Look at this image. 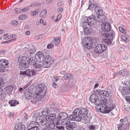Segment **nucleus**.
<instances>
[{
	"mask_svg": "<svg viewBox=\"0 0 130 130\" xmlns=\"http://www.w3.org/2000/svg\"><path fill=\"white\" fill-rule=\"evenodd\" d=\"M81 116L80 108H77L74 110L72 114L71 115L69 116L68 119L74 121L82 122Z\"/></svg>",
	"mask_w": 130,
	"mask_h": 130,
	"instance_id": "obj_1",
	"label": "nucleus"
},
{
	"mask_svg": "<svg viewBox=\"0 0 130 130\" xmlns=\"http://www.w3.org/2000/svg\"><path fill=\"white\" fill-rule=\"evenodd\" d=\"M38 88L39 93L45 96L47 90V87L43 83L39 85Z\"/></svg>",
	"mask_w": 130,
	"mask_h": 130,
	"instance_id": "obj_11",
	"label": "nucleus"
},
{
	"mask_svg": "<svg viewBox=\"0 0 130 130\" xmlns=\"http://www.w3.org/2000/svg\"><path fill=\"white\" fill-rule=\"evenodd\" d=\"M52 64L48 62H47V61H44L43 63V67L46 68H48L50 67Z\"/></svg>",
	"mask_w": 130,
	"mask_h": 130,
	"instance_id": "obj_40",
	"label": "nucleus"
},
{
	"mask_svg": "<svg viewBox=\"0 0 130 130\" xmlns=\"http://www.w3.org/2000/svg\"><path fill=\"white\" fill-rule=\"evenodd\" d=\"M55 119L54 121H53V122H50V123H46L45 125L47 128L54 129L55 128V125H56L57 126L59 125V124H57L56 121L55 122Z\"/></svg>",
	"mask_w": 130,
	"mask_h": 130,
	"instance_id": "obj_21",
	"label": "nucleus"
},
{
	"mask_svg": "<svg viewBox=\"0 0 130 130\" xmlns=\"http://www.w3.org/2000/svg\"><path fill=\"white\" fill-rule=\"evenodd\" d=\"M55 106L56 105L55 103L54 102H52L50 104L49 107H50L53 110L55 108Z\"/></svg>",
	"mask_w": 130,
	"mask_h": 130,
	"instance_id": "obj_53",
	"label": "nucleus"
},
{
	"mask_svg": "<svg viewBox=\"0 0 130 130\" xmlns=\"http://www.w3.org/2000/svg\"><path fill=\"white\" fill-rule=\"evenodd\" d=\"M125 99L127 102L130 103V96L125 97Z\"/></svg>",
	"mask_w": 130,
	"mask_h": 130,
	"instance_id": "obj_61",
	"label": "nucleus"
},
{
	"mask_svg": "<svg viewBox=\"0 0 130 130\" xmlns=\"http://www.w3.org/2000/svg\"><path fill=\"white\" fill-rule=\"evenodd\" d=\"M123 96L127 95L130 93V87L129 86H126L123 87L122 89H119Z\"/></svg>",
	"mask_w": 130,
	"mask_h": 130,
	"instance_id": "obj_13",
	"label": "nucleus"
},
{
	"mask_svg": "<svg viewBox=\"0 0 130 130\" xmlns=\"http://www.w3.org/2000/svg\"><path fill=\"white\" fill-rule=\"evenodd\" d=\"M106 38L104 39V42L109 46L111 44V40L115 37V33L113 31H110L109 32H106L105 34Z\"/></svg>",
	"mask_w": 130,
	"mask_h": 130,
	"instance_id": "obj_4",
	"label": "nucleus"
},
{
	"mask_svg": "<svg viewBox=\"0 0 130 130\" xmlns=\"http://www.w3.org/2000/svg\"><path fill=\"white\" fill-rule=\"evenodd\" d=\"M31 71L30 70L27 69L24 71H21L20 73V75L22 78H25L26 77H31Z\"/></svg>",
	"mask_w": 130,
	"mask_h": 130,
	"instance_id": "obj_17",
	"label": "nucleus"
},
{
	"mask_svg": "<svg viewBox=\"0 0 130 130\" xmlns=\"http://www.w3.org/2000/svg\"><path fill=\"white\" fill-rule=\"evenodd\" d=\"M128 73V71L126 69H123L117 72L116 75H120L124 76L127 75Z\"/></svg>",
	"mask_w": 130,
	"mask_h": 130,
	"instance_id": "obj_25",
	"label": "nucleus"
},
{
	"mask_svg": "<svg viewBox=\"0 0 130 130\" xmlns=\"http://www.w3.org/2000/svg\"><path fill=\"white\" fill-rule=\"evenodd\" d=\"M102 17H100L99 16H98L97 17V18H95V20H96V22H101L103 20V18H102Z\"/></svg>",
	"mask_w": 130,
	"mask_h": 130,
	"instance_id": "obj_44",
	"label": "nucleus"
},
{
	"mask_svg": "<svg viewBox=\"0 0 130 130\" xmlns=\"http://www.w3.org/2000/svg\"><path fill=\"white\" fill-rule=\"evenodd\" d=\"M89 24H90V23L87 21L84 22L83 23L84 29L86 28H91Z\"/></svg>",
	"mask_w": 130,
	"mask_h": 130,
	"instance_id": "obj_38",
	"label": "nucleus"
},
{
	"mask_svg": "<svg viewBox=\"0 0 130 130\" xmlns=\"http://www.w3.org/2000/svg\"><path fill=\"white\" fill-rule=\"evenodd\" d=\"M8 62L6 60H0V68H4L5 70L6 68L9 67Z\"/></svg>",
	"mask_w": 130,
	"mask_h": 130,
	"instance_id": "obj_20",
	"label": "nucleus"
},
{
	"mask_svg": "<svg viewBox=\"0 0 130 130\" xmlns=\"http://www.w3.org/2000/svg\"><path fill=\"white\" fill-rule=\"evenodd\" d=\"M35 58L38 62L41 63L44 61L45 57L43 53L41 51H38L36 54Z\"/></svg>",
	"mask_w": 130,
	"mask_h": 130,
	"instance_id": "obj_12",
	"label": "nucleus"
},
{
	"mask_svg": "<svg viewBox=\"0 0 130 130\" xmlns=\"http://www.w3.org/2000/svg\"><path fill=\"white\" fill-rule=\"evenodd\" d=\"M126 125V122H124L122 123L121 124H120L119 125H118V128L119 130H122L124 128V126H125V125Z\"/></svg>",
	"mask_w": 130,
	"mask_h": 130,
	"instance_id": "obj_39",
	"label": "nucleus"
},
{
	"mask_svg": "<svg viewBox=\"0 0 130 130\" xmlns=\"http://www.w3.org/2000/svg\"><path fill=\"white\" fill-rule=\"evenodd\" d=\"M96 106H95L96 109L99 110V111H100V112L103 113H109L110 111L111 110L110 109H108L109 107L108 106L104 107L103 105H97V104H95ZM110 107H109V108Z\"/></svg>",
	"mask_w": 130,
	"mask_h": 130,
	"instance_id": "obj_7",
	"label": "nucleus"
},
{
	"mask_svg": "<svg viewBox=\"0 0 130 130\" xmlns=\"http://www.w3.org/2000/svg\"><path fill=\"white\" fill-rule=\"evenodd\" d=\"M75 83L76 81L75 80L73 79V78L69 80V82L68 83V85L70 87L72 88L75 85Z\"/></svg>",
	"mask_w": 130,
	"mask_h": 130,
	"instance_id": "obj_33",
	"label": "nucleus"
},
{
	"mask_svg": "<svg viewBox=\"0 0 130 130\" xmlns=\"http://www.w3.org/2000/svg\"><path fill=\"white\" fill-rule=\"evenodd\" d=\"M33 125V124H30L27 127L28 130H39L38 127Z\"/></svg>",
	"mask_w": 130,
	"mask_h": 130,
	"instance_id": "obj_31",
	"label": "nucleus"
},
{
	"mask_svg": "<svg viewBox=\"0 0 130 130\" xmlns=\"http://www.w3.org/2000/svg\"><path fill=\"white\" fill-rule=\"evenodd\" d=\"M42 115L43 116H46L48 113H47V112H46V110L45 109H43L42 112Z\"/></svg>",
	"mask_w": 130,
	"mask_h": 130,
	"instance_id": "obj_62",
	"label": "nucleus"
},
{
	"mask_svg": "<svg viewBox=\"0 0 130 130\" xmlns=\"http://www.w3.org/2000/svg\"><path fill=\"white\" fill-rule=\"evenodd\" d=\"M27 61V64L28 65V66L30 65V62H31L32 61V60H33V57H28V59Z\"/></svg>",
	"mask_w": 130,
	"mask_h": 130,
	"instance_id": "obj_50",
	"label": "nucleus"
},
{
	"mask_svg": "<svg viewBox=\"0 0 130 130\" xmlns=\"http://www.w3.org/2000/svg\"><path fill=\"white\" fill-rule=\"evenodd\" d=\"M46 117L43 116H40L38 117L36 119V122L41 124V125H45L47 123Z\"/></svg>",
	"mask_w": 130,
	"mask_h": 130,
	"instance_id": "obj_15",
	"label": "nucleus"
},
{
	"mask_svg": "<svg viewBox=\"0 0 130 130\" xmlns=\"http://www.w3.org/2000/svg\"><path fill=\"white\" fill-rule=\"evenodd\" d=\"M47 12L46 9L43 10L40 13L39 16L41 18H45L47 15Z\"/></svg>",
	"mask_w": 130,
	"mask_h": 130,
	"instance_id": "obj_37",
	"label": "nucleus"
},
{
	"mask_svg": "<svg viewBox=\"0 0 130 130\" xmlns=\"http://www.w3.org/2000/svg\"><path fill=\"white\" fill-rule=\"evenodd\" d=\"M36 51V48L34 47L30 48L29 49L27 53V55L29 56H30L31 55L34 54Z\"/></svg>",
	"mask_w": 130,
	"mask_h": 130,
	"instance_id": "obj_30",
	"label": "nucleus"
},
{
	"mask_svg": "<svg viewBox=\"0 0 130 130\" xmlns=\"http://www.w3.org/2000/svg\"><path fill=\"white\" fill-rule=\"evenodd\" d=\"M11 24L12 25L15 26L18 24V22L16 21L13 20L11 21Z\"/></svg>",
	"mask_w": 130,
	"mask_h": 130,
	"instance_id": "obj_56",
	"label": "nucleus"
},
{
	"mask_svg": "<svg viewBox=\"0 0 130 130\" xmlns=\"http://www.w3.org/2000/svg\"><path fill=\"white\" fill-rule=\"evenodd\" d=\"M16 39L15 38H14L13 39H11V40H9L8 41H5L3 42H2L1 43H4V44H8V43H11L16 40Z\"/></svg>",
	"mask_w": 130,
	"mask_h": 130,
	"instance_id": "obj_47",
	"label": "nucleus"
},
{
	"mask_svg": "<svg viewBox=\"0 0 130 130\" xmlns=\"http://www.w3.org/2000/svg\"><path fill=\"white\" fill-rule=\"evenodd\" d=\"M103 92V96H105L106 97H108L109 96L110 94L106 91L104 90Z\"/></svg>",
	"mask_w": 130,
	"mask_h": 130,
	"instance_id": "obj_49",
	"label": "nucleus"
},
{
	"mask_svg": "<svg viewBox=\"0 0 130 130\" xmlns=\"http://www.w3.org/2000/svg\"><path fill=\"white\" fill-rule=\"evenodd\" d=\"M82 43L84 47L88 49H91L93 47V40L89 37H86L83 39Z\"/></svg>",
	"mask_w": 130,
	"mask_h": 130,
	"instance_id": "obj_5",
	"label": "nucleus"
},
{
	"mask_svg": "<svg viewBox=\"0 0 130 130\" xmlns=\"http://www.w3.org/2000/svg\"><path fill=\"white\" fill-rule=\"evenodd\" d=\"M62 125H65L66 129L68 130H73L77 126L75 123L70 122L69 120H67L65 121V122H63Z\"/></svg>",
	"mask_w": 130,
	"mask_h": 130,
	"instance_id": "obj_6",
	"label": "nucleus"
},
{
	"mask_svg": "<svg viewBox=\"0 0 130 130\" xmlns=\"http://www.w3.org/2000/svg\"><path fill=\"white\" fill-rule=\"evenodd\" d=\"M27 17V16L25 14H22L20 15L18 18V19L21 20H22L26 19Z\"/></svg>",
	"mask_w": 130,
	"mask_h": 130,
	"instance_id": "obj_51",
	"label": "nucleus"
},
{
	"mask_svg": "<svg viewBox=\"0 0 130 130\" xmlns=\"http://www.w3.org/2000/svg\"><path fill=\"white\" fill-rule=\"evenodd\" d=\"M61 109L55 108L53 110V112L60 113L61 112Z\"/></svg>",
	"mask_w": 130,
	"mask_h": 130,
	"instance_id": "obj_54",
	"label": "nucleus"
},
{
	"mask_svg": "<svg viewBox=\"0 0 130 130\" xmlns=\"http://www.w3.org/2000/svg\"><path fill=\"white\" fill-rule=\"evenodd\" d=\"M32 93H30L29 92L27 93V94H26V97L27 99H30L32 97Z\"/></svg>",
	"mask_w": 130,
	"mask_h": 130,
	"instance_id": "obj_48",
	"label": "nucleus"
},
{
	"mask_svg": "<svg viewBox=\"0 0 130 130\" xmlns=\"http://www.w3.org/2000/svg\"><path fill=\"white\" fill-rule=\"evenodd\" d=\"M81 112V119H82V122L85 123L88 122L89 118L88 116V110L85 108L81 107L80 108Z\"/></svg>",
	"mask_w": 130,
	"mask_h": 130,
	"instance_id": "obj_3",
	"label": "nucleus"
},
{
	"mask_svg": "<svg viewBox=\"0 0 130 130\" xmlns=\"http://www.w3.org/2000/svg\"><path fill=\"white\" fill-rule=\"evenodd\" d=\"M46 120L48 122H53L56 118V115L55 113L50 114L46 117Z\"/></svg>",
	"mask_w": 130,
	"mask_h": 130,
	"instance_id": "obj_22",
	"label": "nucleus"
},
{
	"mask_svg": "<svg viewBox=\"0 0 130 130\" xmlns=\"http://www.w3.org/2000/svg\"><path fill=\"white\" fill-rule=\"evenodd\" d=\"M103 90L100 89H96L95 90L96 93L100 96L103 95Z\"/></svg>",
	"mask_w": 130,
	"mask_h": 130,
	"instance_id": "obj_43",
	"label": "nucleus"
},
{
	"mask_svg": "<svg viewBox=\"0 0 130 130\" xmlns=\"http://www.w3.org/2000/svg\"><path fill=\"white\" fill-rule=\"evenodd\" d=\"M101 27L102 30L105 32L109 31L111 28L110 24L106 21L103 22Z\"/></svg>",
	"mask_w": 130,
	"mask_h": 130,
	"instance_id": "obj_14",
	"label": "nucleus"
},
{
	"mask_svg": "<svg viewBox=\"0 0 130 130\" xmlns=\"http://www.w3.org/2000/svg\"><path fill=\"white\" fill-rule=\"evenodd\" d=\"M31 83V82H28L27 84L24 87H23V88L24 89H25L27 88V87Z\"/></svg>",
	"mask_w": 130,
	"mask_h": 130,
	"instance_id": "obj_63",
	"label": "nucleus"
},
{
	"mask_svg": "<svg viewBox=\"0 0 130 130\" xmlns=\"http://www.w3.org/2000/svg\"><path fill=\"white\" fill-rule=\"evenodd\" d=\"M36 70H31V76H34L36 75L37 73Z\"/></svg>",
	"mask_w": 130,
	"mask_h": 130,
	"instance_id": "obj_59",
	"label": "nucleus"
},
{
	"mask_svg": "<svg viewBox=\"0 0 130 130\" xmlns=\"http://www.w3.org/2000/svg\"><path fill=\"white\" fill-rule=\"evenodd\" d=\"M28 57L26 56H20L19 58L18 61L19 62H22V63H27Z\"/></svg>",
	"mask_w": 130,
	"mask_h": 130,
	"instance_id": "obj_26",
	"label": "nucleus"
},
{
	"mask_svg": "<svg viewBox=\"0 0 130 130\" xmlns=\"http://www.w3.org/2000/svg\"><path fill=\"white\" fill-rule=\"evenodd\" d=\"M90 100L92 103H94L95 104L99 102V99L97 95L95 94H93L90 96Z\"/></svg>",
	"mask_w": 130,
	"mask_h": 130,
	"instance_id": "obj_18",
	"label": "nucleus"
},
{
	"mask_svg": "<svg viewBox=\"0 0 130 130\" xmlns=\"http://www.w3.org/2000/svg\"><path fill=\"white\" fill-rule=\"evenodd\" d=\"M39 9L38 8L36 9L35 11H31L30 13L31 15L32 16H35L38 14L39 13Z\"/></svg>",
	"mask_w": 130,
	"mask_h": 130,
	"instance_id": "obj_41",
	"label": "nucleus"
},
{
	"mask_svg": "<svg viewBox=\"0 0 130 130\" xmlns=\"http://www.w3.org/2000/svg\"><path fill=\"white\" fill-rule=\"evenodd\" d=\"M60 39L59 38H58L57 39H56L54 40V43L55 45H57L60 42Z\"/></svg>",
	"mask_w": 130,
	"mask_h": 130,
	"instance_id": "obj_52",
	"label": "nucleus"
},
{
	"mask_svg": "<svg viewBox=\"0 0 130 130\" xmlns=\"http://www.w3.org/2000/svg\"><path fill=\"white\" fill-rule=\"evenodd\" d=\"M130 124V122L128 123V124H127L126 123V125H125V126H124V130H128L129 127V125Z\"/></svg>",
	"mask_w": 130,
	"mask_h": 130,
	"instance_id": "obj_58",
	"label": "nucleus"
},
{
	"mask_svg": "<svg viewBox=\"0 0 130 130\" xmlns=\"http://www.w3.org/2000/svg\"><path fill=\"white\" fill-rule=\"evenodd\" d=\"M61 17V14H59L57 16L56 19L54 21L55 22H57L59 20Z\"/></svg>",
	"mask_w": 130,
	"mask_h": 130,
	"instance_id": "obj_60",
	"label": "nucleus"
},
{
	"mask_svg": "<svg viewBox=\"0 0 130 130\" xmlns=\"http://www.w3.org/2000/svg\"><path fill=\"white\" fill-rule=\"evenodd\" d=\"M84 29V34L86 35H89L92 32V28H86Z\"/></svg>",
	"mask_w": 130,
	"mask_h": 130,
	"instance_id": "obj_36",
	"label": "nucleus"
},
{
	"mask_svg": "<svg viewBox=\"0 0 130 130\" xmlns=\"http://www.w3.org/2000/svg\"><path fill=\"white\" fill-rule=\"evenodd\" d=\"M107 99L105 98L103 100H100L99 99V102L98 103H97V105H103L104 107L108 106L109 107L108 109H110L111 110V111L112 109H114V107H115V106L114 105L112 104H110L109 105L107 106Z\"/></svg>",
	"mask_w": 130,
	"mask_h": 130,
	"instance_id": "obj_8",
	"label": "nucleus"
},
{
	"mask_svg": "<svg viewBox=\"0 0 130 130\" xmlns=\"http://www.w3.org/2000/svg\"><path fill=\"white\" fill-rule=\"evenodd\" d=\"M95 128L96 127L95 125H91L88 127V128L89 130H95Z\"/></svg>",
	"mask_w": 130,
	"mask_h": 130,
	"instance_id": "obj_55",
	"label": "nucleus"
},
{
	"mask_svg": "<svg viewBox=\"0 0 130 130\" xmlns=\"http://www.w3.org/2000/svg\"><path fill=\"white\" fill-rule=\"evenodd\" d=\"M28 67V65H27V63L25 62L23 63H22V62H19V68L21 69V70H24V68H26Z\"/></svg>",
	"mask_w": 130,
	"mask_h": 130,
	"instance_id": "obj_34",
	"label": "nucleus"
},
{
	"mask_svg": "<svg viewBox=\"0 0 130 130\" xmlns=\"http://www.w3.org/2000/svg\"><path fill=\"white\" fill-rule=\"evenodd\" d=\"M13 87L11 85L8 86L5 88V92L8 93H10L13 90Z\"/></svg>",
	"mask_w": 130,
	"mask_h": 130,
	"instance_id": "obj_32",
	"label": "nucleus"
},
{
	"mask_svg": "<svg viewBox=\"0 0 130 130\" xmlns=\"http://www.w3.org/2000/svg\"><path fill=\"white\" fill-rule=\"evenodd\" d=\"M122 39L125 41L128 42L130 40V37L126 34L122 35Z\"/></svg>",
	"mask_w": 130,
	"mask_h": 130,
	"instance_id": "obj_35",
	"label": "nucleus"
},
{
	"mask_svg": "<svg viewBox=\"0 0 130 130\" xmlns=\"http://www.w3.org/2000/svg\"><path fill=\"white\" fill-rule=\"evenodd\" d=\"M33 66V67L35 69L41 68L42 67L41 64L38 63H35Z\"/></svg>",
	"mask_w": 130,
	"mask_h": 130,
	"instance_id": "obj_42",
	"label": "nucleus"
},
{
	"mask_svg": "<svg viewBox=\"0 0 130 130\" xmlns=\"http://www.w3.org/2000/svg\"><path fill=\"white\" fill-rule=\"evenodd\" d=\"M78 130H85V129L83 126H80L78 127Z\"/></svg>",
	"mask_w": 130,
	"mask_h": 130,
	"instance_id": "obj_64",
	"label": "nucleus"
},
{
	"mask_svg": "<svg viewBox=\"0 0 130 130\" xmlns=\"http://www.w3.org/2000/svg\"><path fill=\"white\" fill-rule=\"evenodd\" d=\"M107 49V47L104 44H98L95 49V52L98 54H100L106 51Z\"/></svg>",
	"mask_w": 130,
	"mask_h": 130,
	"instance_id": "obj_9",
	"label": "nucleus"
},
{
	"mask_svg": "<svg viewBox=\"0 0 130 130\" xmlns=\"http://www.w3.org/2000/svg\"><path fill=\"white\" fill-rule=\"evenodd\" d=\"M95 17L93 15L87 18V21L91 25L96 24Z\"/></svg>",
	"mask_w": 130,
	"mask_h": 130,
	"instance_id": "obj_19",
	"label": "nucleus"
},
{
	"mask_svg": "<svg viewBox=\"0 0 130 130\" xmlns=\"http://www.w3.org/2000/svg\"><path fill=\"white\" fill-rule=\"evenodd\" d=\"M89 6L88 9L91 10L94 7L97 6V5L96 3L94 0H89Z\"/></svg>",
	"mask_w": 130,
	"mask_h": 130,
	"instance_id": "obj_24",
	"label": "nucleus"
},
{
	"mask_svg": "<svg viewBox=\"0 0 130 130\" xmlns=\"http://www.w3.org/2000/svg\"><path fill=\"white\" fill-rule=\"evenodd\" d=\"M14 11L15 13L17 14H18L20 13V12L21 11V9L20 8H16L14 9Z\"/></svg>",
	"mask_w": 130,
	"mask_h": 130,
	"instance_id": "obj_57",
	"label": "nucleus"
},
{
	"mask_svg": "<svg viewBox=\"0 0 130 130\" xmlns=\"http://www.w3.org/2000/svg\"><path fill=\"white\" fill-rule=\"evenodd\" d=\"M46 110V112H47V113H50L53 112V110L51 108L49 107H47L45 109Z\"/></svg>",
	"mask_w": 130,
	"mask_h": 130,
	"instance_id": "obj_46",
	"label": "nucleus"
},
{
	"mask_svg": "<svg viewBox=\"0 0 130 130\" xmlns=\"http://www.w3.org/2000/svg\"><path fill=\"white\" fill-rule=\"evenodd\" d=\"M45 61H47V62H48L50 64H52L53 63L54 60L53 58L48 55L45 57Z\"/></svg>",
	"mask_w": 130,
	"mask_h": 130,
	"instance_id": "obj_28",
	"label": "nucleus"
},
{
	"mask_svg": "<svg viewBox=\"0 0 130 130\" xmlns=\"http://www.w3.org/2000/svg\"><path fill=\"white\" fill-rule=\"evenodd\" d=\"M15 130H25V127L21 122H19L18 124L15 125L14 127Z\"/></svg>",
	"mask_w": 130,
	"mask_h": 130,
	"instance_id": "obj_23",
	"label": "nucleus"
},
{
	"mask_svg": "<svg viewBox=\"0 0 130 130\" xmlns=\"http://www.w3.org/2000/svg\"><path fill=\"white\" fill-rule=\"evenodd\" d=\"M94 10L96 14L101 17L103 16L104 12H103V10L100 6H96L94 8Z\"/></svg>",
	"mask_w": 130,
	"mask_h": 130,
	"instance_id": "obj_16",
	"label": "nucleus"
},
{
	"mask_svg": "<svg viewBox=\"0 0 130 130\" xmlns=\"http://www.w3.org/2000/svg\"><path fill=\"white\" fill-rule=\"evenodd\" d=\"M9 103L11 106H15L19 104V102L16 100H10Z\"/></svg>",
	"mask_w": 130,
	"mask_h": 130,
	"instance_id": "obj_29",
	"label": "nucleus"
},
{
	"mask_svg": "<svg viewBox=\"0 0 130 130\" xmlns=\"http://www.w3.org/2000/svg\"><path fill=\"white\" fill-rule=\"evenodd\" d=\"M45 96L40 94V93H37L34 94L33 95V99L31 100V102L33 104H36V103L38 102L41 99L43 98Z\"/></svg>",
	"mask_w": 130,
	"mask_h": 130,
	"instance_id": "obj_10",
	"label": "nucleus"
},
{
	"mask_svg": "<svg viewBox=\"0 0 130 130\" xmlns=\"http://www.w3.org/2000/svg\"><path fill=\"white\" fill-rule=\"evenodd\" d=\"M73 75L70 73L66 74H65L64 76L62 77V79L63 81H64L66 79H68L69 80L73 78Z\"/></svg>",
	"mask_w": 130,
	"mask_h": 130,
	"instance_id": "obj_27",
	"label": "nucleus"
},
{
	"mask_svg": "<svg viewBox=\"0 0 130 130\" xmlns=\"http://www.w3.org/2000/svg\"><path fill=\"white\" fill-rule=\"evenodd\" d=\"M119 29L120 31L123 33V34H126V29H125L124 27H120L119 28Z\"/></svg>",
	"mask_w": 130,
	"mask_h": 130,
	"instance_id": "obj_45",
	"label": "nucleus"
},
{
	"mask_svg": "<svg viewBox=\"0 0 130 130\" xmlns=\"http://www.w3.org/2000/svg\"><path fill=\"white\" fill-rule=\"evenodd\" d=\"M68 117V115L65 112H60L57 115V117L55 119V122L59 125H62L63 122H65V120Z\"/></svg>",
	"mask_w": 130,
	"mask_h": 130,
	"instance_id": "obj_2",
	"label": "nucleus"
}]
</instances>
